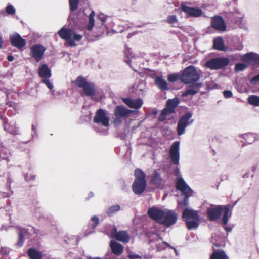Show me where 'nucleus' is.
<instances>
[{"label":"nucleus","instance_id":"13","mask_svg":"<svg viewBox=\"0 0 259 259\" xmlns=\"http://www.w3.org/2000/svg\"><path fill=\"white\" fill-rule=\"evenodd\" d=\"M93 121L95 123H100L105 127H108L109 125V119L102 109H99L96 111Z\"/></svg>","mask_w":259,"mask_h":259},{"label":"nucleus","instance_id":"38","mask_svg":"<svg viewBox=\"0 0 259 259\" xmlns=\"http://www.w3.org/2000/svg\"><path fill=\"white\" fill-rule=\"evenodd\" d=\"M165 21L170 24H174L178 22V19L176 15H170L168 16Z\"/></svg>","mask_w":259,"mask_h":259},{"label":"nucleus","instance_id":"10","mask_svg":"<svg viewBox=\"0 0 259 259\" xmlns=\"http://www.w3.org/2000/svg\"><path fill=\"white\" fill-rule=\"evenodd\" d=\"M229 63V60L227 58H215L208 61L206 66L211 69H219L227 66Z\"/></svg>","mask_w":259,"mask_h":259},{"label":"nucleus","instance_id":"64","mask_svg":"<svg viewBox=\"0 0 259 259\" xmlns=\"http://www.w3.org/2000/svg\"><path fill=\"white\" fill-rule=\"evenodd\" d=\"M78 259H82V258H78Z\"/></svg>","mask_w":259,"mask_h":259},{"label":"nucleus","instance_id":"63","mask_svg":"<svg viewBox=\"0 0 259 259\" xmlns=\"http://www.w3.org/2000/svg\"><path fill=\"white\" fill-rule=\"evenodd\" d=\"M1 251L2 252V251H3V248H1Z\"/></svg>","mask_w":259,"mask_h":259},{"label":"nucleus","instance_id":"31","mask_svg":"<svg viewBox=\"0 0 259 259\" xmlns=\"http://www.w3.org/2000/svg\"><path fill=\"white\" fill-rule=\"evenodd\" d=\"M210 259H228V256L223 250L214 251L210 256Z\"/></svg>","mask_w":259,"mask_h":259},{"label":"nucleus","instance_id":"26","mask_svg":"<svg viewBox=\"0 0 259 259\" xmlns=\"http://www.w3.org/2000/svg\"><path fill=\"white\" fill-rule=\"evenodd\" d=\"M110 247L112 252L117 256L120 255L123 252V246L116 241H111Z\"/></svg>","mask_w":259,"mask_h":259},{"label":"nucleus","instance_id":"47","mask_svg":"<svg viewBox=\"0 0 259 259\" xmlns=\"http://www.w3.org/2000/svg\"><path fill=\"white\" fill-rule=\"evenodd\" d=\"M250 82L252 84H255L256 82H259V74L253 77Z\"/></svg>","mask_w":259,"mask_h":259},{"label":"nucleus","instance_id":"11","mask_svg":"<svg viewBox=\"0 0 259 259\" xmlns=\"http://www.w3.org/2000/svg\"><path fill=\"white\" fill-rule=\"evenodd\" d=\"M161 224L165 227H170L175 224L178 220V215L176 212L170 210H165Z\"/></svg>","mask_w":259,"mask_h":259},{"label":"nucleus","instance_id":"34","mask_svg":"<svg viewBox=\"0 0 259 259\" xmlns=\"http://www.w3.org/2000/svg\"><path fill=\"white\" fill-rule=\"evenodd\" d=\"M249 103L255 106H259V96L250 95L248 98Z\"/></svg>","mask_w":259,"mask_h":259},{"label":"nucleus","instance_id":"18","mask_svg":"<svg viewBox=\"0 0 259 259\" xmlns=\"http://www.w3.org/2000/svg\"><path fill=\"white\" fill-rule=\"evenodd\" d=\"M164 181L156 170L150 176V183L156 188L163 189Z\"/></svg>","mask_w":259,"mask_h":259},{"label":"nucleus","instance_id":"56","mask_svg":"<svg viewBox=\"0 0 259 259\" xmlns=\"http://www.w3.org/2000/svg\"><path fill=\"white\" fill-rule=\"evenodd\" d=\"M7 184H8L9 188L10 189H11V186H10L11 182L10 181V179L7 180Z\"/></svg>","mask_w":259,"mask_h":259},{"label":"nucleus","instance_id":"12","mask_svg":"<svg viewBox=\"0 0 259 259\" xmlns=\"http://www.w3.org/2000/svg\"><path fill=\"white\" fill-rule=\"evenodd\" d=\"M192 117L191 113H185L178 121L177 126V133L179 135H181L184 134L185 128L187 125L191 123L189 122L190 118Z\"/></svg>","mask_w":259,"mask_h":259},{"label":"nucleus","instance_id":"59","mask_svg":"<svg viewBox=\"0 0 259 259\" xmlns=\"http://www.w3.org/2000/svg\"><path fill=\"white\" fill-rule=\"evenodd\" d=\"M256 167H255V166H254V167H252V170H253V171L254 172V171L256 170Z\"/></svg>","mask_w":259,"mask_h":259},{"label":"nucleus","instance_id":"9","mask_svg":"<svg viewBox=\"0 0 259 259\" xmlns=\"http://www.w3.org/2000/svg\"><path fill=\"white\" fill-rule=\"evenodd\" d=\"M46 50V48L42 44H34L30 48V55L38 62L42 59Z\"/></svg>","mask_w":259,"mask_h":259},{"label":"nucleus","instance_id":"48","mask_svg":"<svg viewBox=\"0 0 259 259\" xmlns=\"http://www.w3.org/2000/svg\"><path fill=\"white\" fill-rule=\"evenodd\" d=\"M127 257L130 259H136V258L141 259L142 258V257L140 255L137 254H135V253L129 254L128 255Z\"/></svg>","mask_w":259,"mask_h":259},{"label":"nucleus","instance_id":"16","mask_svg":"<svg viewBox=\"0 0 259 259\" xmlns=\"http://www.w3.org/2000/svg\"><path fill=\"white\" fill-rule=\"evenodd\" d=\"M111 236L116 240L123 243H127L130 240V236L126 231H119L117 232L116 227H114L111 233Z\"/></svg>","mask_w":259,"mask_h":259},{"label":"nucleus","instance_id":"44","mask_svg":"<svg viewBox=\"0 0 259 259\" xmlns=\"http://www.w3.org/2000/svg\"><path fill=\"white\" fill-rule=\"evenodd\" d=\"M223 95L225 98H229L232 97L233 94L231 91L225 90L223 92Z\"/></svg>","mask_w":259,"mask_h":259},{"label":"nucleus","instance_id":"14","mask_svg":"<svg viewBox=\"0 0 259 259\" xmlns=\"http://www.w3.org/2000/svg\"><path fill=\"white\" fill-rule=\"evenodd\" d=\"M165 210L156 207L149 208L147 211L148 216L155 222L161 224Z\"/></svg>","mask_w":259,"mask_h":259},{"label":"nucleus","instance_id":"33","mask_svg":"<svg viewBox=\"0 0 259 259\" xmlns=\"http://www.w3.org/2000/svg\"><path fill=\"white\" fill-rule=\"evenodd\" d=\"M120 209V206L116 204L109 207L106 211V213L108 217L112 216L115 213Z\"/></svg>","mask_w":259,"mask_h":259},{"label":"nucleus","instance_id":"62","mask_svg":"<svg viewBox=\"0 0 259 259\" xmlns=\"http://www.w3.org/2000/svg\"><path fill=\"white\" fill-rule=\"evenodd\" d=\"M32 229L33 230L34 232H35V229L33 227H32Z\"/></svg>","mask_w":259,"mask_h":259},{"label":"nucleus","instance_id":"49","mask_svg":"<svg viewBox=\"0 0 259 259\" xmlns=\"http://www.w3.org/2000/svg\"><path fill=\"white\" fill-rule=\"evenodd\" d=\"M243 48V45H242V44L241 42L238 41L235 46V50H242Z\"/></svg>","mask_w":259,"mask_h":259},{"label":"nucleus","instance_id":"40","mask_svg":"<svg viewBox=\"0 0 259 259\" xmlns=\"http://www.w3.org/2000/svg\"><path fill=\"white\" fill-rule=\"evenodd\" d=\"M6 13L9 15H13L15 13V9L12 5H8L6 9Z\"/></svg>","mask_w":259,"mask_h":259},{"label":"nucleus","instance_id":"41","mask_svg":"<svg viewBox=\"0 0 259 259\" xmlns=\"http://www.w3.org/2000/svg\"><path fill=\"white\" fill-rule=\"evenodd\" d=\"M42 82L45 84L50 90H52L53 88V85L51 83L49 78L42 79Z\"/></svg>","mask_w":259,"mask_h":259},{"label":"nucleus","instance_id":"51","mask_svg":"<svg viewBox=\"0 0 259 259\" xmlns=\"http://www.w3.org/2000/svg\"><path fill=\"white\" fill-rule=\"evenodd\" d=\"M7 59L9 61L12 62L14 60V57L12 55H9L7 57Z\"/></svg>","mask_w":259,"mask_h":259},{"label":"nucleus","instance_id":"25","mask_svg":"<svg viewBox=\"0 0 259 259\" xmlns=\"http://www.w3.org/2000/svg\"><path fill=\"white\" fill-rule=\"evenodd\" d=\"M38 75L42 79L50 78L52 76L51 69L46 64H43L38 69Z\"/></svg>","mask_w":259,"mask_h":259},{"label":"nucleus","instance_id":"20","mask_svg":"<svg viewBox=\"0 0 259 259\" xmlns=\"http://www.w3.org/2000/svg\"><path fill=\"white\" fill-rule=\"evenodd\" d=\"M181 8L182 11L190 17H197L200 16L202 14V11L200 9L188 7L184 3L182 4Z\"/></svg>","mask_w":259,"mask_h":259},{"label":"nucleus","instance_id":"45","mask_svg":"<svg viewBox=\"0 0 259 259\" xmlns=\"http://www.w3.org/2000/svg\"><path fill=\"white\" fill-rule=\"evenodd\" d=\"M130 50L131 49L127 47L126 45H125V50L124 51V54L125 56L127 58H129L131 55V53H130Z\"/></svg>","mask_w":259,"mask_h":259},{"label":"nucleus","instance_id":"24","mask_svg":"<svg viewBox=\"0 0 259 259\" xmlns=\"http://www.w3.org/2000/svg\"><path fill=\"white\" fill-rule=\"evenodd\" d=\"M191 84H192L191 88L187 89L182 93V95L183 97H187L189 95H194L196 94L199 91L200 88L203 86L202 83Z\"/></svg>","mask_w":259,"mask_h":259},{"label":"nucleus","instance_id":"4","mask_svg":"<svg viewBox=\"0 0 259 259\" xmlns=\"http://www.w3.org/2000/svg\"><path fill=\"white\" fill-rule=\"evenodd\" d=\"M72 83L75 86L81 88L86 96H93L96 92V89L93 82L88 81L87 79L82 75L78 76Z\"/></svg>","mask_w":259,"mask_h":259},{"label":"nucleus","instance_id":"5","mask_svg":"<svg viewBox=\"0 0 259 259\" xmlns=\"http://www.w3.org/2000/svg\"><path fill=\"white\" fill-rule=\"evenodd\" d=\"M60 37L66 41L70 46H75V41H79L82 38V35L78 34L71 29L62 27L58 32Z\"/></svg>","mask_w":259,"mask_h":259},{"label":"nucleus","instance_id":"53","mask_svg":"<svg viewBox=\"0 0 259 259\" xmlns=\"http://www.w3.org/2000/svg\"><path fill=\"white\" fill-rule=\"evenodd\" d=\"M3 41L2 37L0 36V49L2 48Z\"/></svg>","mask_w":259,"mask_h":259},{"label":"nucleus","instance_id":"58","mask_svg":"<svg viewBox=\"0 0 259 259\" xmlns=\"http://www.w3.org/2000/svg\"><path fill=\"white\" fill-rule=\"evenodd\" d=\"M93 196H94V193L93 192H91L89 193V197H92Z\"/></svg>","mask_w":259,"mask_h":259},{"label":"nucleus","instance_id":"7","mask_svg":"<svg viewBox=\"0 0 259 259\" xmlns=\"http://www.w3.org/2000/svg\"><path fill=\"white\" fill-rule=\"evenodd\" d=\"M134 111L128 109L122 105L116 106L114 109V115L115 118L113 120V124L115 126H119L122 123L121 118H127Z\"/></svg>","mask_w":259,"mask_h":259},{"label":"nucleus","instance_id":"28","mask_svg":"<svg viewBox=\"0 0 259 259\" xmlns=\"http://www.w3.org/2000/svg\"><path fill=\"white\" fill-rule=\"evenodd\" d=\"M155 84L161 91H166L169 89L167 82L161 76L157 77L155 78Z\"/></svg>","mask_w":259,"mask_h":259},{"label":"nucleus","instance_id":"39","mask_svg":"<svg viewBox=\"0 0 259 259\" xmlns=\"http://www.w3.org/2000/svg\"><path fill=\"white\" fill-rule=\"evenodd\" d=\"M24 237H25V236H24L21 233L18 232V241L17 243V245L18 247H20L22 246V245L24 243Z\"/></svg>","mask_w":259,"mask_h":259},{"label":"nucleus","instance_id":"55","mask_svg":"<svg viewBox=\"0 0 259 259\" xmlns=\"http://www.w3.org/2000/svg\"><path fill=\"white\" fill-rule=\"evenodd\" d=\"M152 114L156 115L157 113V111L156 110H153L151 112Z\"/></svg>","mask_w":259,"mask_h":259},{"label":"nucleus","instance_id":"19","mask_svg":"<svg viewBox=\"0 0 259 259\" xmlns=\"http://www.w3.org/2000/svg\"><path fill=\"white\" fill-rule=\"evenodd\" d=\"M10 42L13 46L17 48L20 50H22L26 45V40L18 33L10 36Z\"/></svg>","mask_w":259,"mask_h":259},{"label":"nucleus","instance_id":"3","mask_svg":"<svg viewBox=\"0 0 259 259\" xmlns=\"http://www.w3.org/2000/svg\"><path fill=\"white\" fill-rule=\"evenodd\" d=\"M134 176L135 179L132 184V189L135 194L140 195L146 189V176L145 173L139 168H136L135 170Z\"/></svg>","mask_w":259,"mask_h":259},{"label":"nucleus","instance_id":"21","mask_svg":"<svg viewBox=\"0 0 259 259\" xmlns=\"http://www.w3.org/2000/svg\"><path fill=\"white\" fill-rule=\"evenodd\" d=\"M242 60L252 65L259 66V54L254 52H249L243 55Z\"/></svg>","mask_w":259,"mask_h":259},{"label":"nucleus","instance_id":"46","mask_svg":"<svg viewBox=\"0 0 259 259\" xmlns=\"http://www.w3.org/2000/svg\"><path fill=\"white\" fill-rule=\"evenodd\" d=\"M19 232L23 234L24 236L29 234L28 229L27 228H21L19 229Z\"/></svg>","mask_w":259,"mask_h":259},{"label":"nucleus","instance_id":"61","mask_svg":"<svg viewBox=\"0 0 259 259\" xmlns=\"http://www.w3.org/2000/svg\"><path fill=\"white\" fill-rule=\"evenodd\" d=\"M32 130H34L35 127H34V125H32Z\"/></svg>","mask_w":259,"mask_h":259},{"label":"nucleus","instance_id":"54","mask_svg":"<svg viewBox=\"0 0 259 259\" xmlns=\"http://www.w3.org/2000/svg\"><path fill=\"white\" fill-rule=\"evenodd\" d=\"M224 229L225 230L227 231V232H229L231 231V228H229V227H227L226 226L224 227Z\"/></svg>","mask_w":259,"mask_h":259},{"label":"nucleus","instance_id":"1","mask_svg":"<svg viewBox=\"0 0 259 259\" xmlns=\"http://www.w3.org/2000/svg\"><path fill=\"white\" fill-rule=\"evenodd\" d=\"M223 212L224 214L222 219V223L226 225L231 214L228 205L211 206L208 207L206 211L207 218L210 221H214L220 218Z\"/></svg>","mask_w":259,"mask_h":259},{"label":"nucleus","instance_id":"60","mask_svg":"<svg viewBox=\"0 0 259 259\" xmlns=\"http://www.w3.org/2000/svg\"><path fill=\"white\" fill-rule=\"evenodd\" d=\"M245 177H248V175H247V174H245L244 175V176H243L244 178H245Z\"/></svg>","mask_w":259,"mask_h":259},{"label":"nucleus","instance_id":"57","mask_svg":"<svg viewBox=\"0 0 259 259\" xmlns=\"http://www.w3.org/2000/svg\"><path fill=\"white\" fill-rule=\"evenodd\" d=\"M87 259H101V258H100V257H97L93 258V257H92L91 256H89V257H87Z\"/></svg>","mask_w":259,"mask_h":259},{"label":"nucleus","instance_id":"22","mask_svg":"<svg viewBox=\"0 0 259 259\" xmlns=\"http://www.w3.org/2000/svg\"><path fill=\"white\" fill-rule=\"evenodd\" d=\"M176 188L177 190L182 192V194H188L192 193V189L186 184L182 177H178L176 180Z\"/></svg>","mask_w":259,"mask_h":259},{"label":"nucleus","instance_id":"36","mask_svg":"<svg viewBox=\"0 0 259 259\" xmlns=\"http://www.w3.org/2000/svg\"><path fill=\"white\" fill-rule=\"evenodd\" d=\"M180 76L178 73H172L168 75L167 80L169 82H174L177 81Z\"/></svg>","mask_w":259,"mask_h":259},{"label":"nucleus","instance_id":"32","mask_svg":"<svg viewBox=\"0 0 259 259\" xmlns=\"http://www.w3.org/2000/svg\"><path fill=\"white\" fill-rule=\"evenodd\" d=\"M213 48L218 50L222 51L224 50V44L222 38L218 37L213 40Z\"/></svg>","mask_w":259,"mask_h":259},{"label":"nucleus","instance_id":"30","mask_svg":"<svg viewBox=\"0 0 259 259\" xmlns=\"http://www.w3.org/2000/svg\"><path fill=\"white\" fill-rule=\"evenodd\" d=\"M27 254L30 259H42V255L41 252L34 248H30L27 251Z\"/></svg>","mask_w":259,"mask_h":259},{"label":"nucleus","instance_id":"27","mask_svg":"<svg viewBox=\"0 0 259 259\" xmlns=\"http://www.w3.org/2000/svg\"><path fill=\"white\" fill-rule=\"evenodd\" d=\"M192 193H189L188 194H182V196H183L182 199L180 198L178 200V208H183L187 207L189 204V198L192 195Z\"/></svg>","mask_w":259,"mask_h":259},{"label":"nucleus","instance_id":"52","mask_svg":"<svg viewBox=\"0 0 259 259\" xmlns=\"http://www.w3.org/2000/svg\"><path fill=\"white\" fill-rule=\"evenodd\" d=\"M95 15V12L94 11H92L91 12V13L90 14L89 16V18H94V16Z\"/></svg>","mask_w":259,"mask_h":259},{"label":"nucleus","instance_id":"15","mask_svg":"<svg viewBox=\"0 0 259 259\" xmlns=\"http://www.w3.org/2000/svg\"><path fill=\"white\" fill-rule=\"evenodd\" d=\"M211 26L217 31H225L226 30L225 22L223 17L220 16L212 17Z\"/></svg>","mask_w":259,"mask_h":259},{"label":"nucleus","instance_id":"29","mask_svg":"<svg viewBox=\"0 0 259 259\" xmlns=\"http://www.w3.org/2000/svg\"><path fill=\"white\" fill-rule=\"evenodd\" d=\"M242 137L244 140V141H242V142H243V146L245 145V143L247 144L252 143L256 138L255 135L251 133L244 134L242 135Z\"/></svg>","mask_w":259,"mask_h":259},{"label":"nucleus","instance_id":"23","mask_svg":"<svg viewBox=\"0 0 259 259\" xmlns=\"http://www.w3.org/2000/svg\"><path fill=\"white\" fill-rule=\"evenodd\" d=\"M122 101L128 107L138 109L140 108L143 105V100L139 98L136 99H133L130 98H123Z\"/></svg>","mask_w":259,"mask_h":259},{"label":"nucleus","instance_id":"8","mask_svg":"<svg viewBox=\"0 0 259 259\" xmlns=\"http://www.w3.org/2000/svg\"><path fill=\"white\" fill-rule=\"evenodd\" d=\"M180 103V100L178 98L168 99L167 101L165 108L162 110L159 117L160 121H163L168 115L174 114L176 112V108Z\"/></svg>","mask_w":259,"mask_h":259},{"label":"nucleus","instance_id":"35","mask_svg":"<svg viewBox=\"0 0 259 259\" xmlns=\"http://www.w3.org/2000/svg\"><path fill=\"white\" fill-rule=\"evenodd\" d=\"M79 0H69V8L71 12L76 11L78 8Z\"/></svg>","mask_w":259,"mask_h":259},{"label":"nucleus","instance_id":"2","mask_svg":"<svg viewBox=\"0 0 259 259\" xmlns=\"http://www.w3.org/2000/svg\"><path fill=\"white\" fill-rule=\"evenodd\" d=\"M182 218L188 230L196 229L199 225L200 217L196 210L186 207L183 211Z\"/></svg>","mask_w":259,"mask_h":259},{"label":"nucleus","instance_id":"37","mask_svg":"<svg viewBox=\"0 0 259 259\" xmlns=\"http://www.w3.org/2000/svg\"><path fill=\"white\" fill-rule=\"evenodd\" d=\"M247 67V65L245 63H239L236 64L235 69L236 71H243Z\"/></svg>","mask_w":259,"mask_h":259},{"label":"nucleus","instance_id":"6","mask_svg":"<svg viewBox=\"0 0 259 259\" xmlns=\"http://www.w3.org/2000/svg\"><path fill=\"white\" fill-rule=\"evenodd\" d=\"M200 77L195 67L190 65L186 67L180 76L181 81L185 84L198 83Z\"/></svg>","mask_w":259,"mask_h":259},{"label":"nucleus","instance_id":"42","mask_svg":"<svg viewBox=\"0 0 259 259\" xmlns=\"http://www.w3.org/2000/svg\"><path fill=\"white\" fill-rule=\"evenodd\" d=\"M95 20L94 18H89V23L87 26L88 30H91L94 26Z\"/></svg>","mask_w":259,"mask_h":259},{"label":"nucleus","instance_id":"43","mask_svg":"<svg viewBox=\"0 0 259 259\" xmlns=\"http://www.w3.org/2000/svg\"><path fill=\"white\" fill-rule=\"evenodd\" d=\"M91 220L93 222V224L92 225V227L93 228H95L99 223V218L96 216H94L92 217Z\"/></svg>","mask_w":259,"mask_h":259},{"label":"nucleus","instance_id":"50","mask_svg":"<svg viewBox=\"0 0 259 259\" xmlns=\"http://www.w3.org/2000/svg\"><path fill=\"white\" fill-rule=\"evenodd\" d=\"M99 19H100L101 21L103 23L106 20V18L103 15H101L98 16Z\"/></svg>","mask_w":259,"mask_h":259},{"label":"nucleus","instance_id":"17","mask_svg":"<svg viewBox=\"0 0 259 259\" xmlns=\"http://www.w3.org/2000/svg\"><path fill=\"white\" fill-rule=\"evenodd\" d=\"M180 143L179 141L175 142L169 149V155L172 162L175 164H178L180 159L179 154Z\"/></svg>","mask_w":259,"mask_h":259}]
</instances>
